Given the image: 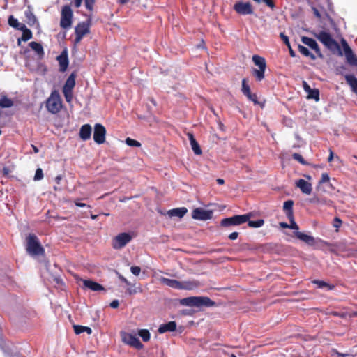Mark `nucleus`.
I'll use <instances>...</instances> for the list:
<instances>
[{"mask_svg": "<svg viewBox=\"0 0 357 357\" xmlns=\"http://www.w3.org/2000/svg\"><path fill=\"white\" fill-rule=\"evenodd\" d=\"M73 19V13L70 5H65L61 8L60 26L63 29L71 27Z\"/></svg>", "mask_w": 357, "mask_h": 357, "instance_id": "nucleus-8", "label": "nucleus"}, {"mask_svg": "<svg viewBox=\"0 0 357 357\" xmlns=\"http://www.w3.org/2000/svg\"><path fill=\"white\" fill-rule=\"evenodd\" d=\"M22 31L21 40L26 42L33 37L32 32L30 29H27L26 25L21 27L20 30Z\"/></svg>", "mask_w": 357, "mask_h": 357, "instance_id": "nucleus-30", "label": "nucleus"}, {"mask_svg": "<svg viewBox=\"0 0 357 357\" xmlns=\"http://www.w3.org/2000/svg\"><path fill=\"white\" fill-rule=\"evenodd\" d=\"M315 37L330 50H340L338 43L333 38L329 33L321 31L319 33L315 34Z\"/></svg>", "mask_w": 357, "mask_h": 357, "instance_id": "nucleus-7", "label": "nucleus"}, {"mask_svg": "<svg viewBox=\"0 0 357 357\" xmlns=\"http://www.w3.org/2000/svg\"><path fill=\"white\" fill-rule=\"evenodd\" d=\"M213 211L202 208H197L192 211V218L195 220H207L212 218Z\"/></svg>", "mask_w": 357, "mask_h": 357, "instance_id": "nucleus-15", "label": "nucleus"}, {"mask_svg": "<svg viewBox=\"0 0 357 357\" xmlns=\"http://www.w3.org/2000/svg\"><path fill=\"white\" fill-rule=\"evenodd\" d=\"M280 226L282 227V228H289V224H287V222H280Z\"/></svg>", "mask_w": 357, "mask_h": 357, "instance_id": "nucleus-61", "label": "nucleus"}, {"mask_svg": "<svg viewBox=\"0 0 357 357\" xmlns=\"http://www.w3.org/2000/svg\"><path fill=\"white\" fill-rule=\"evenodd\" d=\"M253 1L258 3L263 1L267 6H268L271 9H273L275 6V3L273 2V0H253Z\"/></svg>", "mask_w": 357, "mask_h": 357, "instance_id": "nucleus-44", "label": "nucleus"}, {"mask_svg": "<svg viewBox=\"0 0 357 357\" xmlns=\"http://www.w3.org/2000/svg\"><path fill=\"white\" fill-rule=\"evenodd\" d=\"M161 282H162V284L176 289L191 290L194 288L199 287V283L197 281L180 282L176 280L166 278H162Z\"/></svg>", "mask_w": 357, "mask_h": 357, "instance_id": "nucleus-2", "label": "nucleus"}, {"mask_svg": "<svg viewBox=\"0 0 357 357\" xmlns=\"http://www.w3.org/2000/svg\"><path fill=\"white\" fill-rule=\"evenodd\" d=\"M126 143L130 146L140 147L141 143L135 139L128 137L126 139Z\"/></svg>", "mask_w": 357, "mask_h": 357, "instance_id": "nucleus-41", "label": "nucleus"}, {"mask_svg": "<svg viewBox=\"0 0 357 357\" xmlns=\"http://www.w3.org/2000/svg\"><path fill=\"white\" fill-rule=\"evenodd\" d=\"M301 41L303 43H304L305 45L310 47L312 50H313L319 57H323V54L321 52V50L315 40L307 36H303L301 37Z\"/></svg>", "mask_w": 357, "mask_h": 357, "instance_id": "nucleus-16", "label": "nucleus"}, {"mask_svg": "<svg viewBox=\"0 0 357 357\" xmlns=\"http://www.w3.org/2000/svg\"><path fill=\"white\" fill-rule=\"evenodd\" d=\"M84 286L93 291H98L104 290V287L98 282L91 280H83Z\"/></svg>", "mask_w": 357, "mask_h": 357, "instance_id": "nucleus-21", "label": "nucleus"}, {"mask_svg": "<svg viewBox=\"0 0 357 357\" xmlns=\"http://www.w3.org/2000/svg\"><path fill=\"white\" fill-rule=\"evenodd\" d=\"M342 45L345 53V56H347V54H350L352 52V50L350 48V47L344 40H342Z\"/></svg>", "mask_w": 357, "mask_h": 357, "instance_id": "nucleus-49", "label": "nucleus"}, {"mask_svg": "<svg viewBox=\"0 0 357 357\" xmlns=\"http://www.w3.org/2000/svg\"><path fill=\"white\" fill-rule=\"evenodd\" d=\"M132 240V236L126 232L120 233L112 239V248L119 250L125 247Z\"/></svg>", "mask_w": 357, "mask_h": 357, "instance_id": "nucleus-10", "label": "nucleus"}, {"mask_svg": "<svg viewBox=\"0 0 357 357\" xmlns=\"http://www.w3.org/2000/svg\"><path fill=\"white\" fill-rule=\"evenodd\" d=\"M95 2L96 0H84V5L86 8L91 13H92L93 10Z\"/></svg>", "mask_w": 357, "mask_h": 357, "instance_id": "nucleus-42", "label": "nucleus"}, {"mask_svg": "<svg viewBox=\"0 0 357 357\" xmlns=\"http://www.w3.org/2000/svg\"><path fill=\"white\" fill-rule=\"evenodd\" d=\"M298 49L299 52L301 54H302L303 55H304L307 57H310L312 60L316 59V56L312 53H311L309 51V50L307 47H305V46L298 45Z\"/></svg>", "mask_w": 357, "mask_h": 357, "instance_id": "nucleus-33", "label": "nucleus"}, {"mask_svg": "<svg viewBox=\"0 0 357 357\" xmlns=\"http://www.w3.org/2000/svg\"><path fill=\"white\" fill-rule=\"evenodd\" d=\"M307 98L308 99H314L317 102L319 100V91L317 89H311L307 92Z\"/></svg>", "mask_w": 357, "mask_h": 357, "instance_id": "nucleus-34", "label": "nucleus"}, {"mask_svg": "<svg viewBox=\"0 0 357 357\" xmlns=\"http://www.w3.org/2000/svg\"><path fill=\"white\" fill-rule=\"evenodd\" d=\"M29 47L36 52V53L40 57L44 56V50L42 45L39 43L32 41L29 44Z\"/></svg>", "mask_w": 357, "mask_h": 357, "instance_id": "nucleus-28", "label": "nucleus"}, {"mask_svg": "<svg viewBox=\"0 0 357 357\" xmlns=\"http://www.w3.org/2000/svg\"><path fill=\"white\" fill-rule=\"evenodd\" d=\"M121 336L122 341L125 344L137 349H141L143 347V344L135 335H132L126 332H121Z\"/></svg>", "mask_w": 357, "mask_h": 357, "instance_id": "nucleus-11", "label": "nucleus"}, {"mask_svg": "<svg viewBox=\"0 0 357 357\" xmlns=\"http://www.w3.org/2000/svg\"><path fill=\"white\" fill-rule=\"evenodd\" d=\"M216 181L219 185H223L225 183V181L222 178H218Z\"/></svg>", "mask_w": 357, "mask_h": 357, "instance_id": "nucleus-63", "label": "nucleus"}, {"mask_svg": "<svg viewBox=\"0 0 357 357\" xmlns=\"http://www.w3.org/2000/svg\"><path fill=\"white\" fill-rule=\"evenodd\" d=\"M63 95H64V97H65V98H66V100L68 102H71L72 98H73V91H68V90L63 89Z\"/></svg>", "mask_w": 357, "mask_h": 357, "instance_id": "nucleus-45", "label": "nucleus"}, {"mask_svg": "<svg viewBox=\"0 0 357 357\" xmlns=\"http://www.w3.org/2000/svg\"><path fill=\"white\" fill-rule=\"evenodd\" d=\"M10 172V170L9 169L8 167H3L1 170V174L5 177L9 176Z\"/></svg>", "mask_w": 357, "mask_h": 357, "instance_id": "nucleus-53", "label": "nucleus"}, {"mask_svg": "<svg viewBox=\"0 0 357 357\" xmlns=\"http://www.w3.org/2000/svg\"><path fill=\"white\" fill-rule=\"evenodd\" d=\"M312 10H313V13L314 15L318 18V19H321V13H319V10L315 8V7H312Z\"/></svg>", "mask_w": 357, "mask_h": 357, "instance_id": "nucleus-56", "label": "nucleus"}, {"mask_svg": "<svg viewBox=\"0 0 357 357\" xmlns=\"http://www.w3.org/2000/svg\"><path fill=\"white\" fill-rule=\"evenodd\" d=\"M293 206H294V201L293 200H287L284 202L283 204V210L287 215V218H292L294 215V211H293Z\"/></svg>", "mask_w": 357, "mask_h": 357, "instance_id": "nucleus-26", "label": "nucleus"}, {"mask_svg": "<svg viewBox=\"0 0 357 357\" xmlns=\"http://www.w3.org/2000/svg\"><path fill=\"white\" fill-rule=\"evenodd\" d=\"M138 334L144 342H147L150 340V333L146 329L139 330Z\"/></svg>", "mask_w": 357, "mask_h": 357, "instance_id": "nucleus-39", "label": "nucleus"}, {"mask_svg": "<svg viewBox=\"0 0 357 357\" xmlns=\"http://www.w3.org/2000/svg\"><path fill=\"white\" fill-rule=\"evenodd\" d=\"M234 9L237 13L243 15L253 13V8L250 2L238 1L234 4Z\"/></svg>", "mask_w": 357, "mask_h": 357, "instance_id": "nucleus-12", "label": "nucleus"}, {"mask_svg": "<svg viewBox=\"0 0 357 357\" xmlns=\"http://www.w3.org/2000/svg\"><path fill=\"white\" fill-rule=\"evenodd\" d=\"M25 15L28 20V24L30 26H32L36 23L37 19H36V16L31 11L26 12Z\"/></svg>", "mask_w": 357, "mask_h": 357, "instance_id": "nucleus-38", "label": "nucleus"}, {"mask_svg": "<svg viewBox=\"0 0 357 357\" xmlns=\"http://www.w3.org/2000/svg\"><path fill=\"white\" fill-rule=\"evenodd\" d=\"M73 329L75 333L77 335L81 334L84 332H86L88 334H91L92 333V330L91 328L81 325H73Z\"/></svg>", "mask_w": 357, "mask_h": 357, "instance_id": "nucleus-32", "label": "nucleus"}, {"mask_svg": "<svg viewBox=\"0 0 357 357\" xmlns=\"http://www.w3.org/2000/svg\"><path fill=\"white\" fill-rule=\"evenodd\" d=\"M252 61L255 65L259 67V69L254 68L252 71V74L255 77L257 82H261L264 79V73L266 68V60L264 57L259 55L252 56Z\"/></svg>", "mask_w": 357, "mask_h": 357, "instance_id": "nucleus-6", "label": "nucleus"}, {"mask_svg": "<svg viewBox=\"0 0 357 357\" xmlns=\"http://www.w3.org/2000/svg\"><path fill=\"white\" fill-rule=\"evenodd\" d=\"M330 180V177H329V175L327 173H323L321 174V178L319 181V184H322V183H326V182H328Z\"/></svg>", "mask_w": 357, "mask_h": 357, "instance_id": "nucleus-50", "label": "nucleus"}, {"mask_svg": "<svg viewBox=\"0 0 357 357\" xmlns=\"http://www.w3.org/2000/svg\"><path fill=\"white\" fill-rule=\"evenodd\" d=\"M56 59L59 64V70L63 73L65 72L69 64L67 50H64L62 51L61 54L57 56Z\"/></svg>", "mask_w": 357, "mask_h": 357, "instance_id": "nucleus-17", "label": "nucleus"}, {"mask_svg": "<svg viewBox=\"0 0 357 357\" xmlns=\"http://www.w3.org/2000/svg\"><path fill=\"white\" fill-rule=\"evenodd\" d=\"M241 91L243 94L249 100L253 102L255 105L259 104L257 94L251 93L250 88L248 84V79L247 78H243L242 79Z\"/></svg>", "mask_w": 357, "mask_h": 357, "instance_id": "nucleus-14", "label": "nucleus"}, {"mask_svg": "<svg viewBox=\"0 0 357 357\" xmlns=\"http://www.w3.org/2000/svg\"><path fill=\"white\" fill-rule=\"evenodd\" d=\"M180 303L182 305L190 307H211L215 305V302L211 298L203 296H191L184 298L181 299Z\"/></svg>", "mask_w": 357, "mask_h": 357, "instance_id": "nucleus-1", "label": "nucleus"}, {"mask_svg": "<svg viewBox=\"0 0 357 357\" xmlns=\"http://www.w3.org/2000/svg\"><path fill=\"white\" fill-rule=\"evenodd\" d=\"M176 329V323L174 321H169L167 324H161L158 328V333H164L167 331H174Z\"/></svg>", "mask_w": 357, "mask_h": 357, "instance_id": "nucleus-22", "label": "nucleus"}, {"mask_svg": "<svg viewBox=\"0 0 357 357\" xmlns=\"http://www.w3.org/2000/svg\"><path fill=\"white\" fill-rule=\"evenodd\" d=\"M342 221L338 218L335 217L333 221V226L338 231V229L342 226Z\"/></svg>", "mask_w": 357, "mask_h": 357, "instance_id": "nucleus-48", "label": "nucleus"}, {"mask_svg": "<svg viewBox=\"0 0 357 357\" xmlns=\"http://www.w3.org/2000/svg\"><path fill=\"white\" fill-rule=\"evenodd\" d=\"M118 277L121 282H124L127 285H130V282L122 275L118 273Z\"/></svg>", "mask_w": 357, "mask_h": 357, "instance_id": "nucleus-55", "label": "nucleus"}, {"mask_svg": "<svg viewBox=\"0 0 357 357\" xmlns=\"http://www.w3.org/2000/svg\"><path fill=\"white\" fill-rule=\"evenodd\" d=\"M346 58L349 64L352 66H357V57L353 52L350 54H347Z\"/></svg>", "mask_w": 357, "mask_h": 357, "instance_id": "nucleus-40", "label": "nucleus"}, {"mask_svg": "<svg viewBox=\"0 0 357 357\" xmlns=\"http://www.w3.org/2000/svg\"><path fill=\"white\" fill-rule=\"evenodd\" d=\"M290 222V224H289V228L294 230H298L299 227L298 225L296 223L294 220V216H292V218H287Z\"/></svg>", "mask_w": 357, "mask_h": 357, "instance_id": "nucleus-46", "label": "nucleus"}, {"mask_svg": "<svg viewBox=\"0 0 357 357\" xmlns=\"http://www.w3.org/2000/svg\"><path fill=\"white\" fill-rule=\"evenodd\" d=\"M187 212H188V210L186 208L181 207V208H177L169 210L168 211V214L171 217L176 216L178 218H183L186 214Z\"/></svg>", "mask_w": 357, "mask_h": 357, "instance_id": "nucleus-27", "label": "nucleus"}, {"mask_svg": "<svg viewBox=\"0 0 357 357\" xmlns=\"http://www.w3.org/2000/svg\"><path fill=\"white\" fill-rule=\"evenodd\" d=\"M130 287H128L126 290V293L129 295L135 294L137 293H141L142 292V289L140 287H135V284L130 285Z\"/></svg>", "mask_w": 357, "mask_h": 357, "instance_id": "nucleus-36", "label": "nucleus"}, {"mask_svg": "<svg viewBox=\"0 0 357 357\" xmlns=\"http://www.w3.org/2000/svg\"><path fill=\"white\" fill-rule=\"evenodd\" d=\"M289 50V54L291 56L294 57L296 56L295 52L292 50L291 45H289V47H288Z\"/></svg>", "mask_w": 357, "mask_h": 357, "instance_id": "nucleus-60", "label": "nucleus"}, {"mask_svg": "<svg viewBox=\"0 0 357 357\" xmlns=\"http://www.w3.org/2000/svg\"><path fill=\"white\" fill-rule=\"evenodd\" d=\"M187 136L194 153L197 155H201L202 153V149L199 143L195 139L194 135L192 132H188Z\"/></svg>", "mask_w": 357, "mask_h": 357, "instance_id": "nucleus-19", "label": "nucleus"}, {"mask_svg": "<svg viewBox=\"0 0 357 357\" xmlns=\"http://www.w3.org/2000/svg\"><path fill=\"white\" fill-rule=\"evenodd\" d=\"M26 250L31 255L37 256L45 254V249L35 234H30L26 238Z\"/></svg>", "mask_w": 357, "mask_h": 357, "instance_id": "nucleus-3", "label": "nucleus"}, {"mask_svg": "<svg viewBox=\"0 0 357 357\" xmlns=\"http://www.w3.org/2000/svg\"><path fill=\"white\" fill-rule=\"evenodd\" d=\"M119 305L118 300H114L110 303V307L112 308H117Z\"/></svg>", "mask_w": 357, "mask_h": 357, "instance_id": "nucleus-58", "label": "nucleus"}, {"mask_svg": "<svg viewBox=\"0 0 357 357\" xmlns=\"http://www.w3.org/2000/svg\"><path fill=\"white\" fill-rule=\"evenodd\" d=\"M303 87L306 93L311 89V87L305 81H303Z\"/></svg>", "mask_w": 357, "mask_h": 357, "instance_id": "nucleus-59", "label": "nucleus"}, {"mask_svg": "<svg viewBox=\"0 0 357 357\" xmlns=\"http://www.w3.org/2000/svg\"><path fill=\"white\" fill-rule=\"evenodd\" d=\"M106 129L100 123L94 126L93 139L98 144H102L105 141Z\"/></svg>", "mask_w": 357, "mask_h": 357, "instance_id": "nucleus-13", "label": "nucleus"}, {"mask_svg": "<svg viewBox=\"0 0 357 357\" xmlns=\"http://www.w3.org/2000/svg\"><path fill=\"white\" fill-rule=\"evenodd\" d=\"M344 78L347 83L351 87L352 91L357 95V78L354 75H345Z\"/></svg>", "mask_w": 357, "mask_h": 357, "instance_id": "nucleus-24", "label": "nucleus"}, {"mask_svg": "<svg viewBox=\"0 0 357 357\" xmlns=\"http://www.w3.org/2000/svg\"><path fill=\"white\" fill-rule=\"evenodd\" d=\"M92 128L89 124L83 125L79 130V137L86 141L91 138Z\"/></svg>", "mask_w": 357, "mask_h": 357, "instance_id": "nucleus-20", "label": "nucleus"}, {"mask_svg": "<svg viewBox=\"0 0 357 357\" xmlns=\"http://www.w3.org/2000/svg\"><path fill=\"white\" fill-rule=\"evenodd\" d=\"M74 203L75 204V206H78V207H85V206H87L88 208H91V206L90 205H86V204L84 203H82V202H79V199H76L74 201Z\"/></svg>", "mask_w": 357, "mask_h": 357, "instance_id": "nucleus-54", "label": "nucleus"}, {"mask_svg": "<svg viewBox=\"0 0 357 357\" xmlns=\"http://www.w3.org/2000/svg\"><path fill=\"white\" fill-rule=\"evenodd\" d=\"M91 25V16L89 15L85 22H79L75 27V38L74 40L75 45L79 44L83 37L90 33V27Z\"/></svg>", "mask_w": 357, "mask_h": 357, "instance_id": "nucleus-5", "label": "nucleus"}, {"mask_svg": "<svg viewBox=\"0 0 357 357\" xmlns=\"http://www.w3.org/2000/svg\"><path fill=\"white\" fill-rule=\"evenodd\" d=\"M280 36L281 39L283 40L284 43L287 47H289L290 43H289L288 36H286L284 33H280Z\"/></svg>", "mask_w": 357, "mask_h": 357, "instance_id": "nucleus-51", "label": "nucleus"}, {"mask_svg": "<svg viewBox=\"0 0 357 357\" xmlns=\"http://www.w3.org/2000/svg\"><path fill=\"white\" fill-rule=\"evenodd\" d=\"M294 235L297 238L306 243L307 244H308L310 245H314V243L315 242L314 237L307 235L304 233L297 231L294 232Z\"/></svg>", "mask_w": 357, "mask_h": 357, "instance_id": "nucleus-23", "label": "nucleus"}, {"mask_svg": "<svg viewBox=\"0 0 357 357\" xmlns=\"http://www.w3.org/2000/svg\"><path fill=\"white\" fill-rule=\"evenodd\" d=\"M296 187L299 188L301 192L306 195H310L312 190V184L303 178L296 182Z\"/></svg>", "mask_w": 357, "mask_h": 357, "instance_id": "nucleus-18", "label": "nucleus"}, {"mask_svg": "<svg viewBox=\"0 0 357 357\" xmlns=\"http://www.w3.org/2000/svg\"><path fill=\"white\" fill-rule=\"evenodd\" d=\"M132 273L135 275H138L140 273L141 268L139 266H134L130 268Z\"/></svg>", "mask_w": 357, "mask_h": 357, "instance_id": "nucleus-52", "label": "nucleus"}, {"mask_svg": "<svg viewBox=\"0 0 357 357\" xmlns=\"http://www.w3.org/2000/svg\"><path fill=\"white\" fill-rule=\"evenodd\" d=\"M238 236V232H232L229 235V238L230 240H236Z\"/></svg>", "mask_w": 357, "mask_h": 357, "instance_id": "nucleus-57", "label": "nucleus"}, {"mask_svg": "<svg viewBox=\"0 0 357 357\" xmlns=\"http://www.w3.org/2000/svg\"><path fill=\"white\" fill-rule=\"evenodd\" d=\"M9 26L17 30H20L21 27L25 25L24 24L20 23L17 19L15 18L13 15H10L8 20Z\"/></svg>", "mask_w": 357, "mask_h": 357, "instance_id": "nucleus-31", "label": "nucleus"}, {"mask_svg": "<svg viewBox=\"0 0 357 357\" xmlns=\"http://www.w3.org/2000/svg\"><path fill=\"white\" fill-rule=\"evenodd\" d=\"M61 176H57L56 178H55V181L56 182L57 184H59L60 183V181L61 180Z\"/></svg>", "mask_w": 357, "mask_h": 357, "instance_id": "nucleus-64", "label": "nucleus"}, {"mask_svg": "<svg viewBox=\"0 0 357 357\" xmlns=\"http://www.w3.org/2000/svg\"><path fill=\"white\" fill-rule=\"evenodd\" d=\"M43 169L40 168H38L36 171L35 176H34V180L35 181H40L43 178Z\"/></svg>", "mask_w": 357, "mask_h": 357, "instance_id": "nucleus-47", "label": "nucleus"}, {"mask_svg": "<svg viewBox=\"0 0 357 357\" xmlns=\"http://www.w3.org/2000/svg\"><path fill=\"white\" fill-rule=\"evenodd\" d=\"M75 77L76 74L75 73H72L69 77H68L67 80L66 81V83L63 87V89H66L69 91H73V88L75 86Z\"/></svg>", "mask_w": 357, "mask_h": 357, "instance_id": "nucleus-25", "label": "nucleus"}, {"mask_svg": "<svg viewBox=\"0 0 357 357\" xmlns=\"http://www.w3.org/2000/svg\"><path fill=\"white\" fill-rule=\"evenodd\" d=\"M333 159V152L331 150L330 151V155L328 156V162H331Z\"/></svg>", "mask_w": 357, "mask_h": 357, "instance_id": "nucleus-62", "label": "nucleus"}, {"mask_svg": "<svg viewBox=\"0 0 357 357\" xmlns=\"http://www.w3.org/2000/svg\"><path fill=\"white\" fill-rule=\"evenodd\" d=\"M292 158L294 160H296V161H298V162H300L301 164H302V165H307V162L303 158V156L301 155H300L299 153H294L292 155Z\"/></svg>", "mask_w": 357, "mask_h": 357, "instance_id": "nucleus-43", "label": "nucleus"}, {"mask_svg": "<svg viewBox=\"0 0 357 357\" xmlns=\"http://www.w3.org/2000/svg\"><path fill=\"white\" fill-rule=\"evenodd\" d=\"M46 107L48 112L52 114H57L62 107V100L59 93L54 90L46 101Z\"/></svg>", "mask_w": 357, "mask_h": 357, "instance_id": "nucleus-4", "label": "nucleus"}, {"mask_svg": "<svg viewBox=\"0 0 357 357\" xmlns=\"http://www.w3.org/2000/svg\"><path fill=\"white\" fill-rule=\"evenodd\" d=\"M250 214L236 215L232 217L226 218L221 220L220 225L222 227H229L231 225H240L250 220Z\"/></svg>", "mask_w": 357, "mask_h": 357, "instance_id": "nucleus-9", "label": "nucleus"}, {"mask_svg": "<svg viewBox=\"0 0 357 357\" xmlns=\"http://www.w3.org/2000/svg\"><path fill=\"white\" fill-rule=\"evenodd\" d=\"M248 224L249 227H255V228L260 227L263 226V225L264 224V221L262 219H259L257 220H248Z\"/></svg>", "mask_w": 357, "mask_h": 357, "instance_id": "nucleus-37", "label": "nucleus"}, {"mask_svg": "<svg viewBox=\"0 0 357 357\" xmlns=\"http://www.w3.org/2000/svg\"><path fill=\"white\" fill-rule=\"evenodd\" d=\"M14 105L13 101L8 98L6 95H1L0 98V107L1 108H9Z\"/></svg>", "mask_w": 357, "mask_h": 357, "instance_id": "nucleus-29", "label": "nucleus"}, {"mask_svg": "<svg viewBox=\"0 0 357 357\" xmlns=\"http://www.w3.org/2000/svg\"><path fill=\"white\" fill-rule=\"evenodd\" d=\"M312 283L317 284L318 288L328 287L329 290H332L334 288L333 285L329 284L328 283L319 280H314Z\"/></svg>", "mask_w": 357, "mask_h": 357, "instance_id": "nucleus-35", "label": "nucleus"}]
</instances>
